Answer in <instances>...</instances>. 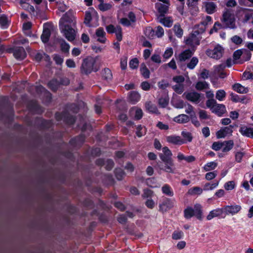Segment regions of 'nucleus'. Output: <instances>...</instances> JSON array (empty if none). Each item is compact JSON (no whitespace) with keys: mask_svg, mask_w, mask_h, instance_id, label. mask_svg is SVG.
<instances>
[{"mask_svg":"<svg viewBox=\"0 0 253 253\" xmlns=\"http://www.w3.org/2000/svg\"><path fill=\"white\" fill-rule=\"evenodd\" d=\"M163 153H160L159 157L162 162L157 163L159 168L168 173H174L175 169L173 161L171 158L172 153L168 147L162 149Z\"/></svg>","mask_w":253,"mask_h":253,"instance_id":"1","label":"nucleus"},{"mask_svg":"<svg viewBox=\"0 0 253 253\" xmlns=\"http://www.w3.org/2000/svg\"><path fill=\"white\" fill-rule=\"evenodd\" d=\"M202 23L204 25V29H194L188 37L184 38L185 44L190 46L191 48L196 49L195 46L200 44V40L202 38L201 35L206 29V21H204Z\"/></svg>","mask_w":253,"mask_h":253,"instance_id":"2","label":"nucleus"},{"mask_svg":"<svg viewBox=\"0 0 253 253\" xmlns=\"http://www.w3.org/2000/svg\"><path fill=\"white\" fill-rule=\"evenodd\" d=\"M96 62V58L91 56H87L84 59L80 68L81 73L83 75H88L92 71L97 72L98 69L94 67Z\"/></svg>","mask_w":253,"mask_h":253,"instance_id":"3","label":"nucleus"},{"mask_svg":"<svg viewBox=\"0 0 253 253\" xmlns=\"http://www.w3.org/2000/svg\"><path fill=\"white\" fill-rule=\"evenodd\" d=\"M235 20L234 10L232 9L225 8L221 19L222 23L226 28L235 29L236 28Z\"/></svg>","mask_w":253,"mask_h":253,"instance_id":"4","label":"nucleus"},{"mask_svg":"<svg viewBox=\"0 0 253 253\" xmlns=\"http://www.w3.org/2000/svg\"><path fill=\"white\" fill-rule=\"evenodd\" d=\"M202 208L200 204H196L194 208L188 207L184 210V215L185 218L190 219L193 216H195L199 220L202 219Z\"/></svg>","mask_w":253,"mask_h":253,"instance_id":"5","label":"nucleus"},{"mask_svg":"<svg viewBox=\"0 0 253 253\" xmlns=\"http://www.w3.org/2000/svg\"><path fill=\"white\" fill-rule=\"evenodd\" d=\"M54 117L57 121L63 120L66 125L69 126L74 125L77 120L76 116L71 115L67 111H63L61 112H56Z\"/></svg>","mask_w":253,"mask_h":253,"instance_id":"6","label":"nucleus"},{"mask_svg":"<svg viewBox=\"0 0 253 253\" xmlns=\"http://www.w3.org/2000/svg\"><path fill=\"white\" fill-rule=\"evenodd\" d=\"M59 27L61 33L68 41L70 42L74 41L76 38L75 31L71 25L59 22Z\"/></svg>","mask_w":253,"mask_h":253,"instance_id":"7","label":"nucleus"},{"mask_svg":"<svg viewBox=\"0 0 253 253\" xmlns=\"http://www.w3.org/2000/svg\"><path fill=\"white\" fill-rule=\"evenodd\" d=\"M207 107L210 108L212 112L218 116H221L226 112L225 105L217 104L215 99H210L207 101Z\"/></svg>","mask_w":253,"mask_h":253,"instance_id":"8","label":"nucleus"},{"mask_svg":"<svg viewBox=\"0 0 253 253\" xmlns=\"http://www.w3.org/2000/svg\"><path fill=\"white\" fill-rule=\"evenodd\" d=\"M34 123L35 125L40 130H48L53 126L52 120L39 117L35 118Z\"/></svg>","mask_w":253,"mask_h":253,"instance_id":"9","label":"nucleus"},{"mask_svg":"<svg viewBox=\"0 0 253 253\" xmlns=\"http://www.w3.org/2000/svg\"><path fill=\"white\" fill-rule=\"evenodd\" d=\"M27 107L29 111L34 114L42 115L44 111V108L36 100H30Z\"/></svg>","mask_w":253,"mask_h":253,"instance_id":"10","label":"nucleus"},{"mask_svg":"<svg viewBox=\"0 0 253 253\" xmlns=\"http://www.w3.org/2000/svg\"><path fill=\"white\" fill-rule=\"evenodd\" d=\"M174 200L165 197L159 204V211L164 213L172 209L174 206Z\"/></svg>","mask_w":253,"mask_h":253,"instance_id":"11","label":"nucleus"},{"mask_svg":"<svg viewBox=\"0 0 253 253\" xmlns=\"http://www.w3.org/2000/svg\"><path fill=\"white\" fill-rule=\"evenodd\" d=\"M223 50L222 47L217 45L212 50H207V54L211 58L218 59L222 57Z\"/></svg>","mask_w":253,"mask_h":253,"instance_id":"12","label":"nucleus"},{"mask_svg":"<svg viewBox=\"0 0 253 253\" xmlns=\"http://www.w3.org/2000/svg\"><path fill=\"white\" fill-rule=\"evenodd\" d=\"M61 23L72 24L75 22V18L73 14V11L72 9L66 12L59 20Z\"/></svg>","mask_w":253,"mask_h":253,"instance_id":"13","label":"nucleus"},{"mask_svg":"<svg viewBox=\"0 0 253 253\" xmlns=\"http://www.w3.org/2000/svg\"><path fill=\"white\" fill-rule=\"evenodd\" d=\"M184 95L187 100L197 104L200 102L202 97L201 93L196 91L184 92Z\"/></svg>","mask_w":253,"mask_h":253,"instance_id":"14","label":"nucleus"},{"mask_svg":"<svg viewBox=\"0 0 253 253\" xmlns=\"http://www.w3.org/2000/svg\"><path fill=\"white\" fill-rule=\"evenodd\" d=\"M223 211L226 214L232 215L238 213L242 209V207L239 205H232L225 206L223 208Z\"/></svg>","mask_w":253,"mask_h":253,"instance_id":"15","label":"nucleus"},{"mask_svg":"<svg viewBox=\"0 0 253 253\" xmlns=\"http://www.w3.org/2000/svg\"><path fill=\"white\" fill-rule=\"evenodd\" d=\"M92 14H97V12L93 7H90L88 10L85 11L84 23L87 27H91L92 25L91 21L92 20Z\"/></svg>","mask_w":253,"mask_h":253,"instance_id":"16","label":"nucleus"},{"mask_svg":"<svg viewBox=\"0 0 253 253\" xmlns=\"http://www.w3.org/2000/svg\"><path fill=\"white\" fill-rule=\"evenodd\" d=\"M85 136L81 134L78 136L72 138L69 142V144L73 147H76L78 145H82L84 142Z\"/></svg>","mask_w":253,"mask_h":253,"instance_id":"17","label":"nucleus"},{"mask_svg":"<svg viewBox=\"0 0 253 253\" xmlns=\"http://www.w3.org/2000/svg\"><path fill=\"white\" fill-rule=\"evenodd\" d=\"M14 57L17 60H23L27 56L24 48L22 46L16 47L13 49Z\"/></svg>","mask_w":253,"mask_h":253,"instance_id":"18","label":"nucleus"},{"mask_svg":"<svg viewBox=\"0 0 253 253\" xmlns=\"http://www.w3.org/2000/svg\"><path fill=\"white\" fill-rule=\"evenodd\" d=\"M195 51V49L190 48L187 49L181 52L178 56V60L180 62L186 61L187 59L190 58Z\"/></svg>","mask_w":253,"mask_h":253,"instance_id":"19","label":"nucleus"},{"mask_svg":"<svg viewBox=\"0 0 253 253\" xmlns=\"http://www.w3.org/2000/svg\"><path fill=\"white\" fill-rule=\"evenodd\" d=\"M232 128L233 126L230 125L220 129L216 133L217 137L218 138H224L227 136L231 135L233 132Z\"/></svg>","mask_w":253,"mask_h":253,"instance_id":"20","label":"nucleus"},{"mask_svg":"<svg viewBox=\"0 0 253 253\" xmlns=\"http://www.w3.org/2000/svg\"><path fill=\"white\" fill-rule=\"evenodd\" d=\"M167 141L174 145H182L186 143V141L183 140L180 136L173 135L168 136L166 138Z\"/></svg>","mask_w":253,"mask_h":253,"instance_id":"21","label":"nucleus"},{"mask_svg":"<svg viewBox=\"0 0 253 253\" xmlns=\"http://www.w3.org/2000/svg\"><path fill=\"white\" fill-rule=\"evenodd\" d=\"M155 8L159 13V17H164L169 10V6L161 3H157L155 5Z\"/></svg>","mask_w":253,"mask_h":253,"instance_id":"22","label":"nucleus"},{"mask_svg":"<svg viewBox=\"0 0 253 253\" xmlns=\"http://www.w3.org/2000/svg\"><path fill=\"white\" fill-rule=\"evenodd\" d=\"M225 68L224 64L222 63L219 65L214 66V72L219 75L220 78H224L226 77V74L223 71Z\"/></svg>","mask_w":253,"mask_h":253,"instance_id":"23","label":"nucleus"},{"mask_svg":"<svg viewBox=\"0 0 253 253\" xmlns=\"http://www.w3.org/2000/svg\"><path fill=\"white\" fill-rule=\"evenodd\" d=\"M14 111L13 108L10 109L8 114H5L2 112L0 109V120L5 119L8 122H12L13 120Z\"/></svg>","mask_w":253,"mask_h":253,"instance_id":"24","label":"nucleus"},{"mask_svg":"<svg viewBox=\"0 0 253 253\" xmlns=\"http://www.w3.org/2000/svg\"><path fill=\"white\" fill-rule=\"evenodd\" d=\"M10 24V21L5 14H0V27L2 29H7Z\"/></svg>","mask_w":253,"mask_h":253,"instance_id":"25","label":"nucleus"},{"mask_svg":"<svg viewBox=\"0 0 253 253\" xmlns=\"http://www.w3.org/2000/svg\"><path fill=\"white\" fill-rule=\"evenodd\" d=\"M239 131L244 136L253 138V127H248L246 126H241Z\"/></svg>","mask_w":253,"mask_h":253,"instance_id":"26","label":"nucleus"},{"mask_svg":"<svg viewBox=\"0 0 253 253\" xmlns=\"http://www.w3.org/2000/svg\"><path fill=\"white\" fill-rule=\"evenodd\" d=\"M223 208H217L212 210L210 212L209 214L207 216V219L211 220L214 217L221 215L223 212Z\"/></svg>","mask_w":253,"mask_h":253,"instance_id":"27","label":"nucleus"},{"mask_svg":"<svg viewBox=\"0 0 253 253\" xmlns=\"http://www.w3.org/2000/svg\"><path fill=\"white\" fill-rule=\"evenodd\" d=\"M103 183L106 185H112L114 184L115 181L111 174H105L102 176Z\"/></svg>","mask_w":253,"mask_h":253,"instance_id":"28","label":"nucleus"},{"mask_svg":"<svg viewBox=\"0 0 253 253\" xmlns=\"http://www.w3.org/2000/svg\"><path fill=\"white\" fill-rule=\"evenodd\" d=\"M173 121L178 124H185L190 121V118L188 115L182 114L174 117Z\"/></svg>","mask_w":253,"mask_h":253,"instance_id":"29","label":"nucleus"},{"mask_svg":"<svg viewBox=\"0 0 253 253\" xmlns=\"http://www.w3.org/2000/svg\"><path fill=\"white\" fill-rule=\"evenodd\" d=\"M96 35L97 37H99L97 39V41L104 43L106 42V39L105 37V32L104 31L103 28L100 27L98 28L96 31Z\"/></svg>","mask_w":253,"mask_h":253,"instance_id":"30","label":"nucleus"},{"mask_svg":"<svg viewBox=\"0 0 253 253\" xmlns=\"http://www.w3.org/2000/svg\"><path fill=\"white\" fill-rule=\"evenodd\" d=\"M51 35V32L49 28H44L42 33L41 36L42 41L44 43H47L49 40Z\"/></svg>","mask_w":253,"mask_h":253,"instance_id":"31","label":"nucleus"},{"mask_svg":"<svg viewBox=\"0 0 253 253\" xmlns=\"http://www.w3.org/2000/svg\"><path fill=\"white\" fill-rule=\"evenodd\" d=\"M48 87L53 92H56L59 87L58 80L56 79H53L48 82L47 84Z\"/></svg>","mask_w":253,"mask_h":253,"instance_id":"32","label":"nucleus"},{"mask_svg":"<svg viewBox=\"0 0 253 253\" xmlns=\"http://www.w3.org/2000/svg\"><path fill=\"white\" fill-rule=\"evenodd\" d=\"M145 106L146 109L149 112L156 114H159L157 106L155 104H153L151 101L146 102Z\"/></svg>","mask_w":253,"mask_h":253,"instance_id":"33","label":"nucleus"},{"mask_svg":"<svg viewBox=\"0 0 253 253\" xmlns=\"http://www.w3.org/2000/svg\"><path fill=\"white\" fill-rule=\"evenodd\" d=\"M162 192L164 194L169 197H172L174 195L173 189L168 184H165L162 186Z\"/></svg>","mask_w":253,"mask_h":253,"instance_id":"34","label":"nucleus"},{"mask_svg":"<svg viewBox=\"0 0 253 253\" xmlns=\"http://www.w3.org/2000/svg\"><path fill=\"white\" fill-rule=\"evenodd\" d=\"M140 72L141 75L144 79H147L150 78V72L145 63H143L141 64Z\"/></svg>","mask_w":253,"mask_h":253,"instance_id":"35","label":"nucleus"},{"mask_svg":"<svg viewBox=\"0 0 253 253\" xmlns=\"http://www.w3.org/2000/svg\"><path fill=\"white\" fill-rule=\"evenodd\" d=\"M232 88L234 90L239 93H247L249 91L248 87H246L239 83L234 84Z\"/></svg>","mask_w":253,"mask_h":253,"instance_id":"36","label":"nucleus"},{"mask_svg":"<svg viewBox=\"0 0 253 253\" xmlns=\"http://www.w3.org/2000/svg\"><path fill=\"white\" fill-rule=\"evenodd\" d=\"M102 77L103 80L106 81H111L113 75L111 70L108 68H104L102 71Z\"/></svg>","mask_w":253,"mask_h":253,"instance_id":"37","label":"nucleus"},{"mask_svg":"<svg viewBox=\"0 0 253 253\" xmlns=\"http://www.w3.org/2000/svg\"><path fill=\"white\" fill-rule=\"evenodd\" d=\"M128 97L131 102L135 104L140 99V95L137 91H132L130 92Z\"/></svg>","mask_w":253,"mask_h":253,"instance_id":"38","label":"nucleus"},{"mask_svg":"<svg viewBox=\"0 0 253 253\" xmlns=\"http://www.w3.org/2000/svg\"><path fill=\"white\" fill-rule=\"evenodd\" d=\"M52 99V94L47 90H45L42 96V102L45 105L50 104Z\"/></svg>","mask_w":253,"mask_h":253,"instance_id":"39","label":"nucleus"},{"mask_svg":"<svg viewBox=\"0 0 253 253\" xmlns=\"http://www.w3.org/2000/svg\"><path fill=\"white\" fill-rule=\"evenodd\" d=\"M160 22L164 26L169 28L173 24V20L170 17H167L160 18Z\"/></svg>","mask_w":253,"mask_h":253,"instance_id":"40","label":"nucleus"},{"mask_svg":"<svg viewBox=\"0 0 253 253\" xmlns=\"http://www.w3.org/2000/svg\"><path fill=\"white\" fill-rule=\"evenodd\" d=\"M114 173L117 179L119 181L123 180L124 177L126 175V173L124 170L120 168H116L115 169Z\"/></svg>","mask_w":253,"mask_h":253,"instance_id":"41","label":"nucleus"},{"mask_svg":"<svg viewBox=\"0 0 253 253\" xmlns=\"http://www.w3.org/2000/svg\"><path fill=\"white\" fill-rule=\"evenodd\" d=\"M222 151L223 152H227L229 151L233 147L234 142L232 140L225 141L222 142Z\"/></svg>","mask_w":253,"mask_h":253,"instance_id":"42","label":"nucleus"},{"mask_svg":"<svg viewBox=\"0 0 253 253\" xmlns=\"http://www.w3.org/2000/svg\"><path fill=\"white\" fill-rule=\"evenodd\" d=\"M136 130L135 132L136 135L138 137H141L145 135L146 133V129L145 127L142 126L141 125H137L136 126Z\"/></svg>","mask_w":253,"mask_h":253,"instance_id":"43","label":"nucleus"},{"mask_svg":"<svg viewBox=\"0 0 253 253\" xmlns=\"http://www.w3.org/2000/svg\"><path fill=\"white\" fill-rule=\"evenodd\" d=\"M173 30L174 31L175 36L179 38L182 37L183 34V31L181 28L180 24H175L173 26Z\"/></svg>","mask_w":253,"mask_h":253,"instance_id":"44","label":"nucleus"},{"mask_svg":"<svg viewBox=\"0 0 253 253\" xmlns=\"http://www.w3.org/2000/svg\"><path fill=\"white\" fill-rule=\"evenodd\" d=\"M146 37L150 39H152L155 36V31L151 27H146L144 31Z\"/></svg>","mask_w":253,"mask_h":253,"instance_id":"45","label":"nucleus"},{"mask_svg":"<svg viewBox=\"0 0 253 253\" xmlns=\"http://www.w3.org/2000/svg\"><path fill=\"white\" fill-rule=\"evenodd\" d=\"M216 5L213 2H207V13L212 14L216 10Z\"/></svg>","mask_w":253,"mask_h":253,"instance_id":"46","label":"nucleus"},{"mask_svg":"<svg viewBox=\"0 0 253 253\" xmlns=\"http://www.w3.org/2000/svg\"><path fill=\"white\" fill-rule=\"evenodd\" d=\"M181 135L183 137V140L186 141V143L188 142H190L192 141L193 137L191 132L182 131L181 132Z\"/></svg>","mask_w":253,"mask_h":253,"instance_id":"47","label":"nucleus"},{"mask_svg":"<svg viewBox=\"0 0 253 253\" xmlns=\"http://www.w3.org/2000/svg\"><path fill=\"white\" fill-rule=\"evenodd\" d=\"M184 237V233L182 231H174L172 234V239L178 240L182 239Z\"/></svg>","mask_w":253,"mask_h":253,"instance_id":"48","label":"nucleus"},{"mask_svg":"<svg viewBox=\"0 0 253 253\" xmlns=\"http://www.w3.org/2000/svg\"><path fill=\"white\" fill-rule=\"evenodd\" d=\"M198 63V59L196 57H193L190 62L187 64V67L189 69H193Z\"/></svg>","mask_w":253,"mask_h":253,"instance_id":"49","label":"nucleus"},{"mask_svg":"<svg viewBox=\"0 0 253 253\" xmlns=\"http://www.w3.org/2000/svg\"><path fill=\"white\" fill-rule=\"evenodd\" d=\"M202 192V189L199 187H194L188 190V193L189 195H199Z\"/></svg>","mask_w":253,"mask_h":253,"instance_id":"50","label":"nucleus"},{"mask_svg":"<svg viewBox=\"0 0 253 253\" xmlns=\"http://www.w3.org/2000/svg\"><path fill=\"white\" fill-rule=\"evenodd\" d=\"M60 47L61 51L64 53H69L70 45L65 42L63 39L62 40L60 44Z\"/></svg>","mask_w":253,"mask_h":253,"instance_id":"51","label":"nucleus"},{"mask_svg":"<svg viewBox=\"0 0 253 253\" xmlns=\"http://www.w3.org/2000/svg\"><path fill=\"white\" fill-rule=\"evenodd\" d=\"M225 96L226 92L223 89L218 90L216 92L215 97L219 101H223Z\"/></svg>","mask_w":253,"mask_h":253,"instance_id":"52","label":"nucleus"},{"mask_svg":"<svg viewBox=\"0 0 253 253\" xmlns=\"http://www.w3.org/2000/svg\"><path fill=\"white\" fill-rule=\"evenodd\" d=\"M169 99L167 97H161L158 100L159 106L163 108H166L169 104Z\"/></svg>","mask_w":253,"mask_h":253,"instance_id":"53","label":"nucleus"},{"mask_svg":"<svg viewBox=\"0 0 253 253\" xmlns=\"http://www.w3.org/2000/svg\"><path fill=\"white\" fill-rule=\"evenodd\" d=\"M146 184L151 188L156 187V179L155 177L148 178L146 180Z\"/></svg>","mask_w":253,"mask_h":253,"instance_id":"54","label":"nucleus"},{"mask_svg":"<svg viewBox=\"0 0 253 253\" xmlns=\"http://www.w3.org/2000/svg\"><path fill=\"white\" fill-rule=\"evenodd\" d=\"M139 65V61L137 58H134L130 60L129 62V68L131 69H136Z\"/></svg>","mask_w":253,"mask_h":253,"instance_id":"55","label":"nucleus"},{"mask_svg":"<svg viewBox=\"0 0 253 253\" xmlns=\"http://www.w3.org/2000/svg\"><path fill=\"white\" fill-rule=\"evenodd\" d=\"M82 204L84 207L86 208H92L94 206L93 201L89 198H85L83 201Z\"/></svg>","mask_w":253,"mask_h":253,"instance_id":"56","label":"nucleus"},{"mask_svg":"<svg viewBox=\"0 0 253 253\" xmlns=\"http://www.w3.org/2000/svg\"><path fill=\"white\" fill-rule=\"evenodd\" d=\"M235 187V183L234 181H229L224 185V188L227 191L232 190Z\"/></svg>","mask_w":253,"mask_h":253,"instance_id":"57","label":"nucleus"},{"mask_svg":"<svg viewBox=\"0 0 253 253\" xmlns=\"http://www.w3.org/2000/svg\"><path fill=\"white\" fill-rule=\"evenodd\" d=\"M112 5L107 3H102L98 5L99 9L102 11H106L111 8Z\"/></svg>","mask_w":253,"mask_h":253,"instance_id":"58","label":"nucleus"},{"mask_svg":"<svg viewBox=\"0 0 253 253\" xmlns=\"http://www.w3.org/2000/svg\"><path fill=\"white\" fill-rule=\"evenodd\" d=\"M105 164V169L107 170H111L114 166V162L112 159H108L107 160Z\"/></svg>","mask_w":253,"mask_h":253,"instance_id":"59","label":"nucleus"},{"mask_svg":"<svg viewBox=\"0 0 253 253\" xmlns=\"http://www.w3.org/2000/svg\"><path fill=\"white\" fill-rule=\"evenodd\" d=\"M118 42H121L123 39L122 29L120 26H117V31L115 32Z\"/></svg>","mask_w":253,"mask_h":253,"instance_id":"60","label":"nucleus"},{"mask_svg":"<svg viewBox=\"0 0 253 253\" xmlns=\"http://www.w3.org/2000/svg\"><path fill=\"white\" fill-rule=\"evenodd\" d=\"M53 59L55 61L56 64L61 65L63 62V58L60 55L55 54L53 56Z\"/></svg>","mask_w":253,"mask_h":253,"instance_id":"61","label":"nucleus"},{"mask_svg":"<svg viewBox=\"0 0 253 253\" xmlns=\"http://www.w3.org/2000/svg\"><path fill=\"white\" fill-rule=\"evenodd\" d=\"M153 195V191L149 189L146 188L143 190V193L142 195L143 198H151Z\"/></svg>","mask_w":253,"mask_h":253,"instance_id":"62","label":"nucleus"},{"mask_svg":"<svg viewBox=\"0 0 253 253\" xmlns=\"http://www.w3.org/2000/svg\"><path fill=\"white\" fill-rule=\"evenodd\" d=\"M67 211L71 214H74L77 212V208L73 205H69L67 208Z\"/></svg>","mask_w":253,"mask_h":253,"instance_id":"63","label":"nucleus"},{"mask_svg":"<svg viewBox=\"0 0 253 253\" xmlns=\"http://www.w3.org/2000/svg\"><path fill=\"white\" fill-rule=\"evenodd\" d=\"M141 89L144 91H148L151 88V84L147 81H143L140 84Z\"/></svg>","mask_w":253,"mask_h":253,"instance_id":"64","label":"nucleus"}]
</instances>
